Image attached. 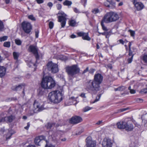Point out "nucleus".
<instances>
[{"instance_id":"1","label":"nucleus","mask_w":147,"mask_h":147,"mask_svg":"<svg viewBox=\"0 0 147 147\" xmlns=\"http://www.w3.org/2000/svg\"><path fill=\"white\" fill-rule=\"evenodd\" d=\"M63 94L58 90L52 91L49 94L48 98L50 101L55 103L60 102L63 99Z\"/></svg>"},{"instance_id":"2","label":"nucleus","mask_w":147,"mask_h":147,"mask_svg":"<svg viewBox=\"0 0 147 147\" xmlns=\"http://www.w3.org/2000/svg\"><path fill=\"white\" fill-rule=\"evenodd\" d=\"M55 84V81L51 77L46 76L43 78L41 85L45 89H50L54 88Z\"/></svg>"},{"instance_id":"3","label":"nucleus","mask_w":147,"mask_h":147,"mask_svg":"<svg viewBox=\"0 0 147 147\" xmlns=\"http://www.w3.org/2000/svg\"><path fill=\"white\" fill-rule=\"evenodd\" d=\"M104 16L105 19L106 18L107 22L109 23L116 21L119 18L118 14L113 11L107 12Z\"/></svg>"},{"instance_id":"4","label":"nucleus","mask_w":147,"mask_h":147,"mask_svg":"<svg viewBox=\"0 0 147 147\" xmlns=\"http://www.w3.org/2000/svg\"><path fill=\"white\" fill-rule=\"evenodd\" d=\"M100 84L93 80L90 81L87 86V88L92 92L97 91L100 88Z\"/></svg>"},{"instance_id":"5","label":"nucleus","mask_w":147,"mask_h":147,"mask_svg":"<svg viewBox=\"0 0 147 147\" xmlns=\"http://www.w3.org/2000/svg\"><path fill=\"white\" fill-rule=\"evenodd\" d=\"M66 71L69 76H72L79 73L80 69L76 65L66 67Z\"/></svg>"},{"instance_id":"6","label":"nucleus","mask_w":147,"mask_h":147,"mask_svg":"<svg viewBox=\"0 0 147 147\" xmlns=\"http://www.w3.org/2000/svg\"><path fill=\"white\" fill-rule=\"evenodd\" d=\"M33 105L35 112L41 111L45 109L43 103L40 101L35 100Z\"/></svg>"},{"instance_id":"7","label":"nucleus","mask_w":147,"mask_h":147,"mask_svg":"<svg viewBox=\"0 0 147 147\" xmlns=\"http://www.w3.org/2000/svg\"><path fill=\"white\" fill-rule=\"evenodd\" d=\"M58 14L61 15L58 16V21L61 23L62 28L64 27L65 26L66 23V19L65 17L67 16V15L61 11H59Z\"/></svg>"},{"instance_id":"8","label":"nucleus","mask_w":147,"mask_h":147,"mask_svg":"<svg viewBox=\"0 0 147 147\" xmlns=\"http://www.w3.org/2000/svg\"><path fill=\"white\" fill-rule=\"evenodd\" d=\"M47 66L48 70L52 73H56L58 71V66L56 64L49 62L47 63Z\"/></svg>"},{"instance_id":"9","label":"nucleus","mask_w":147,"mask_h":147,"mask_svg":"<svg viewBox=\"0 0 147 147\" xmlns=\"http://www.w3.org/2000/svg\"><path fill=\"white\" fill-rule=\"evenodd\" d=\"M131 2L138 11L142 10L144 7V4L140 2H138L137 0H131Z\"/></svg>"},{"instance_id":"10","label":"nucleus","mask_w":147,"mask_h":147,"mask_svg":"<svg viewBox=\"0 0 147 147\" xmlns=\"http://www.w3.org/2000/svg\"><path fill=\"white\" fill-rule=\"evenodd\" d=\"M86 147H96V142L95 141L92 140L91 137H88L86 139Z\"/></svg>"},{"instance_id":"11","label":"nucleus","mask_w":147,"mask_h":147,"mask_svg":"<svg viewBox=\"0 0 147 147\" xmlns=\"http://www.w3.org/2000/svg\"><path fill=\"white\" fill-rule=\"evenodd\" d=\"M112 141L110 139L105 138L104 139L102 143L103 147H112Z\"/></svg>"},{"instance_id":"12","label":"nucleus","mask_w":147,"mask_h":147,"mask_svg":"<svg viewBox=\"0 0 147 147\" xmlns=\"http://www.w3.org/2000/svg\"><path fill=\"white\" fill-rule=\"evenodd\" d=\"M82 119L81 117L76 116L72 117L70 121L71 123L77 124L82 122Z\"/></svg>"},{"instance_id":"13","label":"nucleus","mask_w":147,"mask_h":147,"mask_svg":"<svg viewBox=\"0 0 147 147\" xmlns=\"http://www.w3.org/2000/svg\"><path fill=\"white\" fill-rule=\"evenodd\" d=\"M78 35L80 36H82L83 39L89 41L91 38L88 36V33H84L83 32H80L77 33Z\"/></svg>"},{"instance_id":"14","label":"nucleus","mask_w":147,"mask_h":147,"mask_svg":"<svg viewBox=\"0 0 147 147\" xmlns=\"http://www.w3.org/2000/svg\"><path fill=\"white\" fill-rule=\"evenodd\" d=\"M103 80V77L100 74H96L94 75L93 80L100 84Z\"/></svg>"},{"instance_id":"15","label":"nucleus","mask_w":147,"mask_h":147,"mask_svg":"<svg viewBox=\"0 0 147 147\" xmlns=\"http://www.w3.org/2000/svg\"><path fill=\"white\" fill-rule=\"evenodd\" d=\"M127 122L125 121H120L116 123L117 128L119 129H124L127 125Z\"/></svg>"},{"instance_id":"16","label":"nucleus","mask_w":147,"mask_h":147,"mask_svg":"<svg viewBox=\"0 0 147 147\" xmlns=\"http://www.w3.org/2000/svg\"><path fill=\"white\" fill-rule=\"evenodd\" d=\"M25 86V84H21L18 86H13L11 88V89L13 91H18L21 90L22 88H24Z\"/></svg>"},{"instance_id":"17","label":"nucleus","mask_w":147,"mask_h":147,"mask_svg":"<svg viewBox=\"0 0 147 147\" xmlns=\"http://www.w3.org/2000/svg\"><path fill=\"white\" fill-rule=\"evenodd\" d=\"M68 23L69 26L73 27L76 26L78 25V23L76 20L72 18L68 21Z\"/></svg>"},{"instance_id":"18","label":"nucleus","mask_w":147,"mask_h":147,"mask_svg":"<svg viewBox=\"0 0 147 147\" xmlns=\"http://www.w3.org/2000/svg\"><path fill=\"white\" fill-rule=\"evenodd\" d=\"M28 50L29 51L32 53L34 54H36L37 52L36 47L33 45H31L29 46Z\"/></svg>"},{"instance_id":"19","label":"nucleus","mask_w":147,"mask_h":147,"mask_svg":"<svg viewBox=\"0 0 147 147\" xmlns=\"http://www.w3.org/2000/svg\"><path fill=\"white\" fill-rule=\"evenodd\" d=\"M22 28H32L30 23L28 22L24 21L21 24Z\"/></svg>"},{"instance_id":"20","label":"nucleus","mask_w":147,"mask_h":147,"mask_svg":"<svg viewBox=\"0 0 147 147\" xmlns=\"http://www.w3.org/2000/svg\"><path fill=\"white\" fill-rule=\"evenodd\" d=\"M40 136H38L36 137L34 140V142L35 144L37 145H40L39 143L40 142H45V141H47V140H42L40 139Z\"/></svg>"},{"instance_id":"21","label":"nucleus","mask_w":147,"mask_h":147,"mask_svg":"<svg viewBox=\"0 0 147 147\" xmlns=\"http://www.w3.org/2000/svg\"><path fill=\"white\" fill-rule=\"evenodd\" d=\"M6 72V68L3 66H0V77L4 76Z\"/></svg>"},{"instance_id":"22","label":"nucleus","mask_w":147,"mask_h":147,"mask_svg":"<svg viewBox=\"0 0 147 147\" xmlns=\"http://www.w3.org/2000/svg\"><path fill=\"white\" fill-rule=\"evenodd\" d=\"M59 126H61L58 124H55L54 123H49L47 124V125H46L47 128L48 129H50L52 127L54 126H55L56 127H57Z\"/></svg>"},{"instance_id":"23","label":"nucleus","mask_w":147,"mask_h":147,"mask_svg":"<svg viewBox=\"0 0 147 147\" xmlns=\"http://www.w3.org/2000/svg\"><path fill=\"white\" fill-rule=\"evenodd\" d=\"M125 129L127 131H132L134 129V126L133 124H128L127 123V125L125 126Z\"/></svg>"},{"instance_id":"24","label":"nucleus","mask_w":147,"mask_h":147,"mask_svg":"<svg viewBox=\"0 0 147 147\" xmlns=\"http://www.w3.org/2000/svg\"><path fill=\"white\" fill-rule=\"evenodd\" d=\"M49 134L51 136L53 140H55L57 136V132L53 131H50L49 132Z\"/></svg>"},{"instance_id":"25","label":"nucleus","mask_w":147,"mask_h":147,"mask_svg":"<svg viewBox=\"0 0 147 147\" xmlns=\"http://www.w3.org/2000/svg\"><path fill=\"white\" fill-rule=\"evenodd\" d=\"M103 30L104 31V32H100L98 31V29L97 31L100 34H106V35H109L110 34V31H108V30L107 29V28H102Z\"/></svg>"},{"instance_id":"26","label":"nucleus","mask_w":147,"mask_h":147,"mask_svg":"<svg viewBox=\"0 0 147 147\" xmlns=\"http://www.w3.org/2000/svg\"><path fill=\"white\" fill-rule=\"evenodd\" d=\"M76 98L74 97H71L67 101L69 103H67L68 105H72L74 102L76 101Z\"/></svg>"},{"instance_id":"27","label":"nucleus","mask_w":147,"mask_h":147,"mask_svg":"<svg viewBox=\"0 0 147 147\" xmlns=\"http://www.w3.org/2000/svg\"><path fill=\"white\" fill-rule=\"evenodd\" d=\"M109 2V4L110 5V8L113 9L115 7L116 3L115 1L113 0H110L108 1Z\"/></svg>"},{"instance_id":"28","label":"nucleus","mask_w":147,"mask_h":147,"mask_svg":"<svg viewBox=\"0 0 147 147\" xmlns=\"http://www.w3.org/2000/svg\"><path fill=\"white\" fill-rule=\"evenodd\" d=\"M105 16H104V17H103V18L102 19L101 22H100V24H101V25L102 26V28H106L104 24V22H105L106 23H109V22H107V19H106V18H105Z\"/></svg>"},{"instance_id":"29","label":"nucleus","mask_w":147,"mask_h":147,"mask_svg":"<svg viewBox=\"0 0 147 147\" xmlns=\"http://www.w3.org/2000/svg\"><path fill=\"white\" fill-rule=\"evenodd\" d=\"M4 121L8 123L9 121V117H5L4 118H0V122Z\"/></svg>"},{"instance_id":"30","label":"nucleus","mask_w":147,"mask_h":147,"mask_svg":"<svg viewBox=\"0 0 147 147\" xmlns=\"http://www.w3.org/2000/svg\"><path fill=\"white\" fill-rule=\"evenodd\" d=\"M72 4V2L71 1H70L68 0H65L63 3V4L64 5L68 6L71 5Z\"/></svg>"},{"instance_id":"31","label":"nucleus","mask_w":147,"mask_h":147,"mask_svg":"<svg viewBox=\"0 0 147 147\" xmlns=\"http://www.w3.org/2000/svg\"><path fill=\"white\" fill-rule=\"evenodd\" d=\"M20 55V53L18 52H14L13 53V55L14 58L15 60H17Z\"/></svg>"},{"instance_id":"32","label":"nucleus","mask_w":147,"mask_h":147,"mask_svg":"<svg viewBox=\"0 0 147 147\" xmlns=\"http://www.w3.org/2000/svg\"><path fill=\"white\" fill-rule=\"evenodd\" d=\"M125 89V87L123 86H120L117 88H116L114 89L115 91H123Z\"/></svg>"},{"instance_id":"33","label":"nucleus","mask_w":147,"mask_h":147,"mask_svg":"<svg viewBox=\"0 0 147 147\" xmlns=\"http://www.w3.org/2000/svg\"><path fill=\"white\" fill-rule=\"evenodd\" d=\"M92 109V108L86 106L84 107L83 109V111L84 112H86Z\"/></svg>"},{"instance_id":"34","label":"nucleus","mask_w":147,"mask_h":147,"mask_svg":"<svg viewBox=\"0 0 147 147\" xmlns=\"http://www.w3.org/2000/svg\"><path fill=\"white\" fill-rule=\"evenodd\" d=\"M35 109H34V110H30L28 113V115L29 116L33 115L35 113H37L38 112H35Z\"/></svg>"},{"instance_id":"35","label":"nucleus","mask_w":147,"mask_h":147,"mask_svg":"<svg viewBox=\"0 0 147 147\" xmlns=\"http://www.w3.org/2000/svg\"><path fill=\"white\" fill-rule=\"evenodd\" d=\"M45 142L46 143L45 146V147H55L54 145L51 144H49V142L47 141H45Z\"/></svg>"},{"instance_id":"36","label":"nucleus","mask_w":147,"mask_h":147,"mask_svg":"<svg viewBox=\"0 0 147 147\" xmlns=\"http://www.w3.org/2000/svg\"><path fill=\"white\" fill-rule=\"evenodd\" d=\"M8 38V37L6 36H3L0 37V41L1 42L4 41L6 40Z\"/></svg>"},{"instance_id":"37","label":"nucleus","mask_w":147,"mask_h":147,"mask_svg":"<svg viewBox=\"0 0 147 147\" xmlns=\"http://www.w3.org/2000/svg\"><path fill=\"white\" fill-rule=\"evenodd\" d=\"M28 18L29 19L33 21H35L36 20V18L32 15L28 16Z\"/></svg>"},{"instance_id":"38","label":"nucleus","mask_w":147,"mask_h":147,"mask_svg":"<svg viewBox=\"0 0 147 147\" xmlns=\"http://www.w3.org/2000/svg\"><path fill=\"white\" fill-rule=\"evenodd\" d=\"M23 30L26 33H29L31 31L32 28H23Z\"/></svg>"},{"instance_id":"39","label":"nucleus","mask_w":147,"mask_h":147,"mask_svg":"<svg viewBox=\"0 0 147 147\" xmlns=\"http://www.w3.org/2000/svg\"><path fill=\"white\" fill-rule=\"evenodd\" d=\"M15 42L16 45H21L22 42L20 39H16L15 40Z\"/></svg>"},{"instance_id":"40","label":"nucleus","mask_w":147,"mask_h":147,"mask_svg":"<svg viewBox=\"0 0 147 147\" xmlns=\"http://www.w3.org/2000/svg\"><path fill=\"white\" fill-rule=\"evenodd\" d=\"M101 96V95L100 94H99L96 97V99L93 102H92V103H94L98 101L100 98Z\"/></svg>"},{"instance_id":"41","label":"nucleus","mask_w":147,"mask_h":147,"mask_svg":"<svg viewBox=\"0 0 147 147\" xmlns=\"http://www.w3.org/2000/svg\"><path fill=\"white\" fill-rule=\"evenodd\" d=\"M92 13L94 14H96L99 12V10L98 8H95L93 9L92 10Z\"/></svg>"},{"instance_id":"42","label":"nucleus","mask_w":147,"mask_h":147,"mask_svg":"<svg viewBox=\"0 0 147 147\" xmlns=\"http://www.w3.org/2000/svg\"><path fill=\"white\" fill-rule=\"evenodd\" d=\"M142 60L144 63H147V55H145L143 56Z\"/></svg>"},{"instance_id":"43","label":"nucleus","mask_w":147,"mask_h":147,"mask_svg":"<svg viewBox=\"0 0 147 147\" xmlns=\"http://www.w3.org/2000/svg\"><path fill=\"white\" fill-rule=\"evenodd\" d=\"M15 119V117L13 115H11L10 116V122H11Z\"/></svg>"},{"instance_id":"44","label":"nucleus","mask_w":147,"mask_h":147,"mask_svg":"<svg viewBox=\"0 0 147 147\" xmlns=\"http://www.w3.org/2000/svg\"><path fill=\"white\" fill-rule=\"evenodd\" d=\"M108 1V0H107L106 1H105L104 2V5L105 6H106L109 8H110V4H109V2Z\"/></svg>"},{"instance_id":"45","label":"nucleus","mask_w":147,"mask_h":147,"mask_svg":"<svg viewBox=\"0 0 147 147\" xmlns=\"http://www.w3.org/2000/svg\"><path fill=\"white\" fill-rule=\"evenodd\" d=\"M128 89L130 90V92L131 94H134L136 92V91L135 90L132 89H131V86H129L128 88Z\"/></svg>"},{"instance_id":"46","label":"nucleus","mask_w":147,"mask_h":147,"mask_svg":"<svg viewBox=\"0 0 147 147\" xmlns=\"http://www.w3.org/2000/svg\"><path fill=\"white\" fill-rule=\"evenodd\" d=\"M3 46L6 47H9V42H5L4 43Z\"/></svg>"},{"instance_id":"47","label":"nucleus","mask_w":147,"mask_h":147,"mask_svg":"<svg viewBox=\"0 0 147 147\" xmlns=\"http://www.w3.org/2000/svg\"><path fill=\"white\" fill-rule=\"evenodd\" d=\"M59 59L62 61H65L67 59L65 56L63 55L60 56Z\"/></svg>"},{"instance_id":"48","label":"nucleus","mask_w":147,"mask_h":147,"mask_svg":"<svg viewBox=\"0 0 147 147\" xmlns=\"http://www.w3.org/2000/svg\"><path fill=\"white\" fill-rule=\"evenodd\" d=\"M28 65L29 67H31L33 66H35V64L31 61L29 62Z\"/></svg>"},{"instance_id":"49","label":"nucleus","mask_w":147,"mask_h":147,"mask_svg":"<svg viewBox=\"0 0 147 147\" xmlns=\"http://www.w3.org/2000/svg\"><path fill=\"white\" fill-rule=\"evenodd\" d=\"M128 32H130V35L131 36H134V34H135V32L134 31L131 30H128Z\"/></svg>"},{"instance_id":"50","label":"nucleus","mask_w":147,"mask_h":147,"mask_svg":"<svg viewBox=\"0 0 147 147\" xmlns=\"http://www.w3.org/2000/svg\"><path fill=\"white\" fill-rule=\"evenodd\" d=\"M49 28H53L54 26L53 22L52 21L50 22L49 24Z\"/></svg>"},{"instance_id":"51","label":"nucleus","mask_w":147,"mask_h":147,"mask_svg":"<svg viewBox=\"0 0 147 147\" xmlns=\"http://www.w3.org/2000/svg\"><path fill=\"white\" fill-rule=\"evenodd\" d=\"M56 7L58 10L62 8V5L60 4H58L56 5Z\"/></svg>"},{"instance_id":"52","label":"nucleus","mask_w":147,"mask_h":147,"mask_svg":"<svg viewBox=\"0 0 147 147\" xmlns=\"http://www.w3.org/2000/svg\"><path fill=\"white\" fill-rule=\"evenodd\" d=\"M133 57V55L131 57L129 58L128 59V63H131V62L132 61Z\"/></svg>"},{"instance_id":"53","label":"nucleus","mask_w":147,"mask_h":147,"mask_svg":"<svg viewBox=\"0 0 147 147\" xmlns=\"http://www.w3.org/2000/svg\"><path fill=\"white\" fill-rule=\"evenodd\" d=\"M39 33V31L38 30H37L35 31V34L36 37V38H38V37Z\"/></svg>"},{"instance_id":"54","label":"nucleus","mask_w":147,"mask_h":147,"mask_svg":"<svg viewBox=\"0 0 147 147\" xmlns=\"http://www.w3.org/2000/svg\"><path fill=\"white\" fill-rule=\"evenodd\" d=\"M36 1L39 4L42 3L44 2V0H36Z\"/></svg>"},{"instance_id":"55","label":"nucleus","mask_w":147,"mask_h":147,"mask_svg":"<svg viewBox=\"0 0 147 147\" xmlns=\"http://www.w3.org/2000/svg\"><path fill=\"white\" fill-rule=\"evenodd\" d=\"M0 28H4L3 22L0 20Z\"/></svg>"},{"instance_id":"56","label":"nucleus","mask_w":147,"mask_h":147,"mask_svg":"<svg viewBox=\"0 0 147 147\" xmlns=\"http://www.w3.org/2000/svg\"><path fill=\"white\" fill-rule=\"evenodd\" d=\"M35 55V58L36 59V61H37L39 59V56L38 55V52L36 54H34Z\"/></svg>"},{"instance_id":"57","label":"nucleus","mask_w":147,"mask_h":147,"mask_svg":"<svg viewBox=\"0 0 147 147\" xmlns=\"http://www.w3.org/2000/svg\"><path fill=\"white\" fill-rule=\"evenodd\" d=\"M141 92L142 93H147V88H145L142 89L141 91Z\"/></svg>"},{"instance_id":"58","label":"nucleus","mask_w":147,"mask_h":147,"mask_svg":"<svg viewBox=\"0 0 147 147\" xmlns=\"http://www.w3.org/2000/svg\"><path fill=\"white\" fill-rule=\"evenodd\" d=\"M47 5L49 7H51L53 6V4L51 2H49L48 3Z\"/></svg>"},{"instance_id":"59","label":"nucleus","mask_w":147,"mask_h":147,"mask_svg":"<svg viewBox=\"0 0 147 147\" xmlns=\"http://www.w3.org/2000/svg\"><path fill=\"white\" fill-rule=\"evenodd\" d=\"M129 56H131L133 55H134L132 54V52L131 51V49H129Z\"/></svg>"},{"instance_id":"60","label":"nucleus","mask_w":147,"mask_h":147,"mask_svg":"<svg viewBox=\"0 0 147 147\" xmlns=\"http://www.w3.org/2000/svg\"><path fill=\"white\" fill-rule=\"evenodd\" d=\"M4 55L6 57H7L8 56V53H9L8 52H7L6 51H5L3 52Z\"/></svg>"},{"instance_id":"61","label":"nucleus","mask_w":147,"mask_h":147,"mask_svg":"<svg viewBox=\"0 0 147 147\" xmlns=\"http://www.w3.org/2000/svg\"><path fill=\"white\" fill-rule=\"evenodd\" d=\"M30 126V124L29 123H28L27 124V126L25 127H24V128L27 130L28 129H29V127Z\"/></svg>"},{"instance_id":"62","label":"nucleus","mask_w":147,"mask_h":147,"mask_svg":"<svg viewBox=\"0 0 147 147\" xmlns=\"http://www.w3.org/2000/svg\"><path fill=\"white\" fill-rule=\"evenodd\" d=\"M95 70L93 69H91L89 71V72L91 74H93L95 71Z\"/></svg>"},{"instance_id":"63","label":"nucleus","mask_w":147,"mask_h":147,"mask_svg":"<svg viewBox=\"0 0 147 147\" xmlns=\"http://www.w3.org/2000/svg\"><path fill=\"white\" fill-rule=\"evenodd\" d=\"M106 67L110 69H111L112 68V65L111 64H109L106 65Z\"/></svg>"},{"instance_id":"64","label":"nucleus","mask_w":147,"mask_h":147,"mask_svg":"<svg viewBox=\"0 0 147 147\" xmlns=\"http://www.w3.org/2000/svg\"><path fill=\"white\" fill-rule=\"evenodd\" d=\"M74 11L76 13H79V11L76 8H74Z\"/></svg>"}]
</instances>
